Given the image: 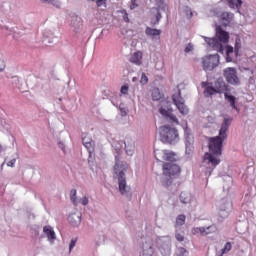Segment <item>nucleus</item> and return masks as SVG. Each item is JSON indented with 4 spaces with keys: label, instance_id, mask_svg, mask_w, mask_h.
I'll return each mask as SVG.
<instances>
[{
    "label": "nucleus",
    "instance_id": "1",
    "mask_svg": "<svg viewBox=\"0 0 256 256\" xmlns=\"http://www.w3.org/2000/svg\"><path fill=\"white\" fill-rule=\"evenodd\" d=\"M231 118H225L224 122L219 131V136L209 139V152L204 154L203 163L207 166L206 175L211 177V173L217 165L221 163L220 155H222L223 151V142L227 139V130L229 129V125H231Z\"/></svg>",
    "mask_w": 256,
    "mask_h": 256
},
{
    "label": "nucleus",
    "instance_id": "2",
    "mask_svg": "<svg viewBox=\"0 0 256 256\" xmlns=\"http://www.w3.org/2000/svg\"><path fill=\"white\" fill-rule=\"evenodd\" d=\"M209 47H212L215 51H223V43L229 42V32L224 31L221 26H216L215 38H205Z\"/></svg>",
    "mask_w": 256,
    "mask_h": 256
},
{
    "label": "nucleus",
    "instance_id": "3",
    "mask_svg": "<svg viewBox=\"0 0 256 256\" xmlns=\"http://www.w3.org/2000/svg\"><path fill=\"white\" fill-rule=\"evenodd\" d=\"M115 174L118 175L119 191L121 195L129 193V186H127V180L125 179V171H127V163L119 160V156H116V163L114 165Z\"/></svg>",
    "mask_w": 256,
    "mask_h": 256
},
{
    "label": "nucleus",
    "instance_id": "4",
    "mask_svg": "<svg viewBox=\"0 0 256 256\" xmlns=\"http://www.w3.org/2000/svg\"><path fill=\"white\" fill-rule=\"evenodd\" d=\"M160 139L162 143H168L169 145H175L179 142V131L177 129L166 125L160 128Z\"/></svg>",
    "mask_w": 256,
    "mask_h": 256
},
{
    "label": "nucleus",
    "instance_id": "5",
    "mask_svg": "<svg viewBox=\"0 0 256 256\" xmlns=\"http://www.w3.org/2000/svg\"><path fill=\"white\" fill-rule=\"evenodd\" d=\"M220 57L219 54H213L204 56L202 58V67L204 71H213L219 66Z\"/></svg>",
    "mask_w": 256,
    "mask_h": 256
},
{
    "label": "nucleus",
    "instance_id": "6",
    "mask_svg": "<svg viewBox=\"0 0 256 256\" xmlns=\"http://www.w3.org/2000/svg\"><path fill=\"white\" fill-rule=\"evenodd\" d=\"M154 157L160 163H163V161L175 163V161H177V158H175L176 154L169 150L156 149V150H154Z\"/></svg>",
    "mask_w": 256,
    "mask_h": 256
},
{
    "label": "nucleus",
    "instance_id": "7",
    "mask_svg": "<svg viewBox=\"0 0 256 256\" xmlns=\"http://www.w3.org/2000/svg\"><path fill=\"white\" fill-rule=\"evenodd\" d=\"M172 101L181 115L189 114V108L185 105V100L183 99V96H181V90L178 89V91L172 95Z\"/></svg>",
    "mask_w": 256,
    "mask_h": 256
},
{
    "label": "nucleus",
    "instance_id": "8",
    "mask_svg": "<svg viewBox=\"0 0 256 256\" xmlns=\"http://www.w3.org/2000/svg\"><path fill=\"white\" fill-rule=\"evenodd\" d=\"M162 169L163 175H165V177H170V179H173V177H177V175L181 173V167L175 164V162L164 163Z\"/></svg>",
    "mask_w": 256,
    "mask_h": 256
},
{
    "label": "nucleus",
    "instance_id": "9",
    "mask_svg": "<svg viewBox=\"0 0 256 256\" xmlns=\"http://www.w3.org/2000/svg\"><path fill=\"white\" fill-rule=\"evenodd\" d=\"M241 49V39H236L235 48L233 46H226V63H232L234 57L239 55Z\"/></svg>",
    "mask_w": 256,
    "mask_h": 256
},
{
    "label": "nucleus",
    "instance_id": "10",
    "mask_svg": "<svg viewBox=\"0 0 256 256\" xmlns=\"http://www.w3.org/2000/svg\"><path fill=\"white\" fill-rule=\"evenodd\" d=\"M123 145H125V150L127 155H133V151L135 150V143L133 142H123V141H113L112 147L115 149V151L118 153V155L121 153V149H123Z\"/></svg>",
    "mask_w": 256,
    "mask_h": 256
},
{
    "label": "nucleus",
    "instance_id": "11",
    "mask_svg": "<svg viewBox=\"0 0 256 256\" xmlns=\"http://www.w3.org/2000/svg\"><path fill=\"white\" fill-rule=\"evenodd\" d=\"M224 77L230 85H239V77L237 76V69L228 67L224 69Z\"/></svg>",
    "mask_w": 256,
    "mask_h": 256
},
{
    "label": "nucleus",
    "instance_id": "12",
    "mask_svg": "<svg viewBox=\"0 0 256 256\" xmlns=\"http://www.w3.org/2000/svg\"><path fill=\"white\" fill-rule=\"evenodd\" d=\"M160 115H163V117H166V119H169L171 123H176V125H179V120L177 119V116L173 114V109H167L161 107L159 109Z\"/></svg>",
    "mask_w": 256,
    "mask_h": 256
},
{
    "label": "nucleus",
    "instance_id": "13",
    "mask_svg": "<svg viewBox=\"0 0 256 256\" xmlns=\"http://www.w3.org/2000/svg\"><path fill=\"white\" fill-rule=\"evenodd\" d=\"M214 89H215L216 93H219L220 95L222 93H224V95H225L227 93V91H229V86L225 83V81H223V79H218L214 83Z\"/></svg>",
    "mask_w": 256,
    "mask_h": 256
},
{
    "label": "nucleus",
    "instance_id": "14",
    "mask_svg": "<svg viewBox=\"0 0 256 256\" xmlns=\"http://www.w3.org/2000/svg\"><path fill=\"white\" fill-rule=\"evenodd\" d=\"M201 87L204 89L205 97H213V95L217 94L215 87H213V83L210 82H202Z\"/></svg>",
    "mask_w": 256,
    "mask_h": 256
},
{
    "label": "nucleus",
    "instance_id": "15",
    "mask_svg": "<svg viewBox=\"0 0 256 256\" xmlns=\"http://www.w3.org/2000/svg\"><path fill=\"white\" fill-rule=\"evenodd\" d=\"M217 231V227L215 226H208V227H198L193 229V235H197L200 233L201 235H209L210 233H215Z\"/></svg>",
    "mask_w": 256,
    "mask_h": 256
},
{
    "label": "nucleus",
    "instance_id": "16",
    "mask_svg": "<svg viewBox=\"0 0 256 256\" xmlns=\"http://www.w3.org/2000/svg\"><path fill=\"white\" fill-rule=\"evenodd\" d=\"M130 63H133V65H137L138 67L143 65V52L137 51L134 52L129 59Z\"/></svg>",
    "mask_w": 256,
    "mask_h": 256
},
{
    "label": "nucleus",
    "instance_id": "17",
    "mask_svg": "<svg viewBox=\"0 0 256 256\" xmlns=\"http://www.w3.org/2000/svg\"><path fill=\"white\" fill-rule=\"evenodd\" d=\"M231 21H233V14L229 12H223L220 15V23L224 25V27H227V25H229Z\"/></svg>",
    "mask_w": 256,
    "mask_h": 256
},
{
    "label": "nucleus",
    "instance_id": "18",
    "mask_svg": "<svg viewBox=\"0 0 256 256\" xmlns=\"http://www.w3.org/2000/svg\"><path fill=\"white\" fill-rule=\"evenodd\" d=\"M43 232L45 233V235H46L48 241H50V243H53V241H55V239H57V237L55 236V231L53 230V228H51V226H44Z\"/></svg>",
    "mask_w": 256,
    "mask_h": 256
},
{
    "label": "nucleus",
    "instance_id": "19",
    "mask_svg": "<svg viewBox=\"0 0 256 256\" xmlns=\"http://www.w3.org/2000/svg\"><path fill=\"white\" fill-rule=\"evenodd\" d=\"M227 217H229V212L227 211V206L224 204L220 206L218 221L223 222Z\"/></svg>",
    "mask_w": 256,
    "mask_h": 256
},
{
    "label": "nucleus",
    "instance_id": "20",
    "mask_svg": "<svg viewBox=\"0 0 256 256\" xmlns=\"http://www.w3.org/2000/svg\"><path fill=\"white\" fill-rule=\"evenodd\" d=\"M68 221L73 227H77L81 225V216L72 214L68 217Z\"/></svg>",
    "mask_w": 256,
    "mask_h": 256
},
{
    "label": "nucleus",
    "instance_id": "21",
    "mask_svg": "<svg viewBox=\"0 0 256 256\" xmlns=\"http://www.w3.org/2000/svg\"><path fill=\"white\" fill-rule=\"evenodd\" d=\"M145 33L148 37H159L161 35V30L147 27Z\"/></svg>",
    "mask_w": 256,
    "mask_h": 256
},
{
    "label": "nucleus",
    "instance_id": "22",
    "mask_svg": "<svg viewBox=\"0 0 256 256\" xmlns=\"http://www.w3.org/2000/svg\"><path fill=\"white\" fill-rule=\"evenodd\" d=\"M224 97L226 99V101H228V103H230V107H232V109H236L237 110V106L235 105L236 102V98L233 95H229V93H225Z\"/></svg>",
    "mask_w": 256,
    "mask_h": 256
},
{
    "label": "nucleus",
    "instance_id": "23",
    "mask_svg": "<svg viewBox=\"0 0 256 256\" xmlns=\"http://www.w3.org/2000/svg\"><path fill=\"white\" fill-rule=\"evenodd\" d=\"M231 9H241L243 1L241 0H227Z\"/></svg>",
    "mask_w": 256,
    "mask_h": 256
},
{
    "label": "nucleus",
    "instance_id": "24",
    "mask_svg": "<svg viewBox=\"0 0 256 256\" xmlns=\"http://www.w3.org/2000/svg\"><path fill=\"white\" fill-rule=\"evenodd\" d=\"M180 201H181V203H184L185 205H187V203H191V194H189L187 192H181Z\"/></svg>",
    "mask_w": 256,
    "mask_h": 256
},
{
    "label": "nucleus",
    "instance_id": "25",
    "mask_svg": "<svg viewBox=\"0 0 256 256\" xmlns=\"http://www.w3.org/2000/svg\"><path fill=\"white\" fill-rule=\"evenodd\" d=\"M84 147L89 152L90 157L92 153H95V142L93 140L92 142H85Z\"/></svg>",
    "mask_w": 256,
    "mask_h": 256
},
{
    "label": "nucleus",
    "instance_id": "26",
    "mask_svg": "<svg viewBox=\"0 0 256 256\" xmlns=\"http://www.w3.org/2000/svg\"><path fill=\"white\" fill-rule=\"evenodd\" d=\"M185 220H186L185 215H183V214L178 215V217L176 218V226L181 227V226L185 225Z\"/></svg>",
    "mask_w": 256,
    "mask_h": 256
},
{
    "label": "nucleus",
    "instance_id": "27",
    "mask_svg": "<svg viewBox=\"0 0 256 256\" xmlns=\"http://www.w3.org/2000/svg\"><path fill=\"white\" fill-rule=\"evenodd\" d=\"M70 201H72V203L77 206V190L76 189H72L70 191Z\"/></svg>",
    "mask_w": 256,
    "mask_h": 256
},
{
    "label": "nucleus",
    "instance_id": "28",
    "mask_svg": "<svg viewBox=\"0 0 256 256\" xmlns=\"http://www.w3.org/2000/svg\"><path fill=\"white\" fill-rule=\"evenodd\" d=\"M231 249H233V246L231 245V242H227L224 245V248L221 250L222 251V255H225L226 253H229V251H231Z\"/></svg>",
    "mask_w": 256,
    "mask_h": 256
},
{
    "label": "nucleus",
    "instance_id": "29",
    "mask_svg": "<svg viewBox=\"0 0 256 256\" xmlns=\"http://www.w3.org/2000/svg\"><path fill=\"white\" fill-rule=\"evenodd\" d=\"M140 83L142 85H147L149 83V77H147L144 72L141 74Z\"/></svg>",
    "mask_w": 256,
    "mask_h": 256
},
{
    "label": "nucleus",
    "instance_id": "30",
    "mask_svg": "<svg viewBox=\"0 0 256 256\" xmlns=\"http://www.w3.org/2000/svg\"><path fill=\"white\" fill-rule=\"evenodd\" d=\"M121 95H129V85L125 84L120 89Z\"/></svg>",
    "mask_w": 256,
    "mask_h": 256
},
{
    "label": "nucleus",
    "instance_id": "31",
    "mask_svg": "<svg viewBox=\"0 0 256 256\" xmlns=\"http://www.w3.org/2000/svg\"><path fill=\"white\" fill-rule=\"evenodd\" d=\"M152 97H153L154 101H159V99H161V94L159 93L158 88L154 89V91L152 93Z\"/></svg>",
    "mask_w": 256,
    "mask_h": 256
},
{
    "label": "nucleus",
    "instance_id": "32",
    "mask_svg": "<svg viewBox=\"0 0 256 256\" xmlns=\"http://www.w3.org/2000/svg\"><path fill=\"white\" fill-rule=\"evenodd\" d=\"M96 1L97 7H107V0H92Z\"/></svg>",
    "mask_w": 256,
    "mask_h": 256
},
{
    "label": "nucleus",
    "instance_id": "33",
    "mask_svg": "<svg viewBox=\"0 0 256 256\" xmlns=\"http://www.w3.org/2000/svg\"><path fill=\"white\" fill-rule=\"evenodd\" d=\"M154 11H156V21L153 22V25H157V23H159V21H161V12H159V10L157 8H155Z\"/></svg>",
    "mask_w": 256,
    "mask_h": 256
},
{
    "label": "nucleus",
    "instance_id": "34",
    "mask_svg": "<svg viewBox=\"0 0 256 256\" xmlns=\"http://www.w3.org/2000/svg\"><path fill=\"white\" fill-rule=\"evenodd\" d=\"M93 141V139L91 137H89V135H85L83 138H82V142H83V145H85V142L86 143H91Z\"/></svg>",
    "mask_w": 256,
    "mask_h": 256
},
{
    "label": "nucleus",
    "instance_id": "35",
    "mask_svg": "<svg viewBox=\"0 0 256 256\" xmlns=\"http://www.w3.org/2000/svg\"><path fill=\"white\" fill-rule=\"evenodd\" d=\"M75 245H77V238H73L70 242L69 249L72 251L75 248Z\"/></svg>",
    "mask_w": 256,
    "mask_h": 256
},
{
    "label": "nucleus",
    "instance_id": "36",
    "mask_svg": "<svg viewBox=\"0 0 256 256\" xmlns=\"http://www.w3.org/2000/svg\"><path fill=\"white\" fill-rule=\"evenodd\" d=\"M80 203L84 206L89 205V198H87V196H84L81 200Z\"/></svg>",
    "mask_w": 256,
    "mask_h": 256
},
{
    "label": "nucleus",
    "instance_id": "37",
    "mask_svg": "<svg viewBox=\"0 0 256 256\" xmlns=\"http://www.w3.org/2000/svg\"><path fill=\"white\" fill-rule=\"evenodd\" d=\"M177 241H179L180 243L185 241V237L183 235H181L180 233H176L175 235Z\"/></svg>",
    "mask_w": 256,
    "mask_h": 256
},
{
    "label": "nucleus",
    "instance_id": "38",
    "mask_svg": "<svg viewBox=\"0 0 256 256\" xmlns=\"http://www.w3.org/2000/svg\"><path fill=\"white\" fill-rule=\"evenodd\" d=\"M122 13H124L123 20L125 23H129V14H127V11L123 10Z\"/></svg>",
    "mask_w": 256,
    "mask_h": 256
},
{
    "label": "nucleus",
    "instance_id": "39",
    "mask_svg": "<svg viewBox=\"0 0 256 256\" xmlns=\"http://www.w3.org/2000/svg\"><path fill=\"white\" fill-rule=\"evenodd\" d=\"M193 51V44H188L185 48V53H191Z\"/></svg>",
    "mask_w": 256,
    "mask_h": 256
},
{
    "label": "nucleus",
    "instance_id": "40",
    "mask_svg": "<svg viewBox=\"0 0 256 256\" xmlns=\"http://www.w3.org/2000/svg\"><path fill=\"white\" fill-rule=\"evenodd\" d=\"M75 23H81V18H79V17H74V18L72 19V25H73V27H75Z\"/></svg>",
    "mask_w": 256,
    "mask_h": 256
},
{
    "label": "nucleus",
    "instance_id": "41",
    "mask_svg": "<svg viewBox=\"0 0 256 256\" xmlns=\"http://www.w3.org/2000/svg\"><path fill=\"white\" fill-rule=\"evenodd\" d=\"M17 162L16 159H12L10 160L8 163H7V166L8 167H15V163Z\"/></svg>",
    "mask_w": 256,
    "mask_h": 256
},
{
    "label": "nucleus",
    "instance_id": "42",
    "mask_svg": "<svg viewBox=\"0 0 256 256\" xmlns=\"http://www.w3.org/2000/svg\"><path fill=\"white\" fill-rule=\"evenodd\" d=\"M120 113H121V116H122V117H127L128 111H127L125 108H121V109H120Z\"/></svg>",
    "mask_w": 256,
    "mask_h": 256
},
{
    "label": "nucleus",
    "instance_id": "43",
    "mask_svg": "<svg viewBox=\"0 0 256 256\" xmlns=\"http://www.w3.org/2000/svg\"><path fill=\"white\" fill-rule=\"evenodd\" d=\"M1 71H5V61L0 60V73Z\"/></svg>",
    "mask_w": 256,
    "mask_h": 256
},
{
    "label": "nucleus",
    "instance_id": "44",
    "mask_svg": "<svg viewBox=\"0 0 256 256\" xmlns=\"http://www.w3.org/2000/svg\"><path fill=\"white\" fill-rule=\"evenodd\" d=\"M59 147L60 149H62V151H65V146L63 145V143H59Z\"/></svg>",
    "mask_w": 256,
    "mask_h": 256
},
{
    "label": "nucleus",
    "instance_id": "45",
    "mask_svg": "<svg viewBox=\"0 0 256 256\" xmlns=\"http://www.w3.org/2000/svg\"><path fill=\"white\" fill-rule=\"evenodd\" d=\"M135 7H137V5L135 3H133L131 6H130V9H135Z\"/></svg>",
    "mask_w": 256,
    "mask_h": 256
},
{
    "label": "nucleus",
    "instance_id": "46",
    "mask_svg": "<svg viewBox=\"0 0 256 256\" xmlns=\"http://www.w3.org/2000/svg\"><path fill=\"white\" fill-rule=\"evenodd\" d=\"M42 1H45L47 3H53L55 0H42Z\"/></svg>",
    "mask_w": 256,
    "mask_h": 256
},
{
    "label": "nucleus",
    "instance_id": "47",
    "mask_svg": "<svg viewBox=\"0 0 256 256\" xmlns=\"http://www.w3.org/2000/svg\"><path fill=\"white\" fill-rule=\"evenodd\" d=\"M191 147V144H186V149H189Z\"/></svg>",
    "mask_w": 256,
    "mask_h": 256
},
{
    "label": "nucleus",
    "instance_id": "48",
    "mask_svg": "<svg viewBox=\"0 0 256 256\" xmlns=\"http://www.w3.org/2000/svg\"><path fill=\"white\" fill-rule=\"evenodd\" d=\"M168 182H169V183H168ZM168 182L164 183V185H169V184H171V181H168Z\"/></svg>",
    "mask_w": 256,
    "mask_h": 256
},
{
    "label": "nucleus",
    "instance_id": "49",
    "mask_svg": "<svg viewBox=\"0 0 256 256\" xmlns=\"http://www.w3.org/2000/svg\"><path fill=\"white\" fill-rule=\"evenodd\" d=\"M190 17H193V12H190Z\"/></svg>",
    "mask_w": 256,
    "mask_h": 256
},
{
    "label": "nucleus",
    "instance_id": "50",
    "mask_svg": "<svg viewBox=\"0 0 256 256\" xmlns=\"http://www.w3.org/2000/svg\"><path fill=\"white\" fill-rule=\"evenodd\" d=\"M2 149H3V147L0 145V153H1Z\"/></svg>",
    "mask_w": 256,
    "mask_h": 256
},
{
    "label": "nucleus",
    "instance_id": "51",
    "mask_svg": "<svg viewBox=\"0 0 256 256\" xmlns=\"http://www.w3.org/2000/svg\"><path fill=\"white\" fill-rule=\"evenodd\" d=\"M153 247L150 246V251H152Z\"/></svg>",
    "mask_w": 256,
    "mask_h": 256
}]
</instances>
